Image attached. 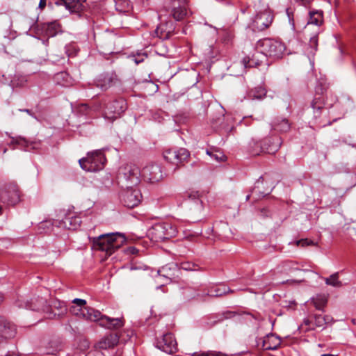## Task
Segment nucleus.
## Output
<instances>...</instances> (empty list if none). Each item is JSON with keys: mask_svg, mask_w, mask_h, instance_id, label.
<instances>
[{"mask_svg": "<svg viewBox=\"0 0 356 356\" xmlns=\"http://www.w3.org/2000/svg\"><path fill=\"white\" fill-rule=\"evenodd\" d=\"M70 312L72 314L82 316L86 320L99 322L100 326L107 329L116 330L124 325L122 318H110L102 314L99 311L92 307L78 308L76 306H72L70 308Z\"/></svg>", "mask_w": 356, "mask_h": 356, "instance_id": "f257e3e1", "label": "nucleus"}, {"mask_svg": "<svg viewBox=\"0 0 356 356\" xmlns=\"http://www.w3.org/2000/svg\"><path fill=\"white\" fill-rule=\"evenodd\" d=\"M92 249L105 252L106 255H111L126 241L125 236L120 232L107 233L93 237L90 239Z\"/></svg>", "mask_w": 356, "mask_h": 356, "instance_id": "f03ea898", "label": "nucleus"}, {"mask_svg": "<svg viewBox=\"0 0 356 356\" xmlns=\"http://www.w3.org/2000/svg\"><path fill=\"white\" fill-rule=\"evenodd\" d=\"M322 88H316V94L311 102L309 109L313 113L312 122L318 127H325L330 125L332 122L327 119L328 111L325 108V102L322 94L323 93Z\"/></svg>", "mask_w": 356, "mask_h": 356, "instance_id": "7ed1b4c3", "label": "nucleus"}, {"mask_svg": "<svg viewBox=\"0 0 356 356\" xmlns=\"http://www.w3.org/2000/svg\"><path fill=\"white\" fill-rule=\"evenodd\" d=\"M102 111L105 118L113 120L119 118L127 109V103L123 98L111 99L108 97L99 101L95 106Z\"/></svg>", "mask_w": 356, "mask_h": 356, "instance_id": "20e7f679", "label": "nucleus"}, {"mask_svg": "<svg viewBox=\"0 0 356 356\" xmlns=\"http://www.w3.org/2000/svg\"><path fill=\"white\" fill-rule=\"evenodd\" d=\"M106 159L100 149L89 152L86 158L79 159V163L82 169L88 172H97L104 168Z\"/></svg>", "mask_w": 356, "mask_h": 356, "instance_id": "39448f33", "label": "nucleus"}, {"mask_svg": "<svg viewBox=\"0 0 356 356\" xmlns=\"http://www.w3.org/2000/svg\"><path fill=\"white\" fill-rule=\"evenodd\" d=\"M256 48L264 56L274 58H280L286 49L284 43L270 38H265L259 40L257 43Z\"/></svg>", "mask_w": 356, "mask_h": 356, "instance_id": "423d86ee", "label": "nucleus"}, {"mask_svg": "<svg viewBox=\"0 0 356 356\" xmlns=\"http://www.w3.org/2000/svg\"><path fill=\"white\" fill-rule=\"evenodd\" d=\"M185 202L189 209V217L195 222L200 221L204 216L202 200L200 198L197 192H191L186 194Z\"/></svg>", "mask_w": 356, "mask_h": 356, "instance_id": "0eeeda50", "label": "nucleus"}, {"mask_svg": "<svg viewBox=\"0 0 356 356\" xmlns=\"http://www.w3.org/2000/svg\"><path fill=\"white\" fill-rule=\"evenodd\" d=\"M177 227L171 223L165 222L154 225L148 231L152 240L163 241L176 236Z\"/></svg>", "mask_w": 356, "mask_h": 356, "instance_id": "6e6552de", "label": "nucleus"}, {"mask_svg": "<svg viewBox=\"0 0 356 356\" xmlns=\"http://www.w3.org/2000/svg\"><path fill=\"white\" fill-rule=\"evenodd\" d=\"M190 290V289H186L184 291V295L188 298L204 299L206 296L220 297L227 293H234V291L225 284L212 286L202 292L197 289L191 293H189Z\"/></svg>", "mask_w": 356, "mask_h": 356, "instance_id": "1a4fd4ad", "label": "nucleus"}, {"mask_svg": "<svg viewBox=\"0 0 356 356\" xmlns=\"http://www.w3.org/2000/svg\"><path fill=\"white\" fill-rule=\"evenodd\" d=\"M140 170L135 165H126L119 171L120 182L127 186H134L140 182Z\"/></svg>", "mask_w": 356, "mask_h": 356, "instance_id": "9d476101", "label": "nucleus"}, {"mask_svg": "<svg viewBox=\"0 0 356 356\" xmlns=\"http://www.w3.org/2000/svg\"><path fill=\"white\" fill-rule=\"evenodd\" d=\"M60 216L58 219H54L51 224L60 228L75 230L81 225V220L79 216H76L74 212L68 211H60Z\"/></svg>", "mask_w": 356, "mask_h": 356, "instance_id": "9b49d317", "label": "nucleus"}, {"mask_svg": "<svg viewBox=\"0 0 356 356\" xmlns=\"http://www.w3.org/2000/svg\"><path fill=\"white\" fill-rule=\"evenodd\" d=\"M120 199L124 207L134 208L140 203L142 194L138 188L127 186L124 189L121 191Z\"/></svg>", "mask_w": 356, "mask_h": 356, "instance_id": "f8f14e48", "label": "nucleus"}, {"mask_svg": "<svg viewBox=\"0 0 356 356\" xmlns=\"http://www.w3.org/2000/svg\"><path fill=\"white\" fill-rule=\"evenodd\" d=\"M0 200L8 205H15L20 200V193L17 185L10 184L0 192Z\"/></svg>", "mask_w": 356, "mask_h": 356, "instance_id": "ddd939ff", "label": "nucleus"}, {"mask_svg": "<svg viewBox=\"0 0 356 356\" xmlns=\"http://www.w3.org/2000/svg\"><path fill=\"white\" fill-rule=\"evenodd\" d=\"M189 156L190 152L185 148L170 149L163 152L165 160L176 165L186 161Z\"/></svg>", "mask_w": 356, "mask_h": 356, "instance_id": "4468645a", "label": "nucleus"}, {"mask_svg": "<svg viewBox=\"0 0 356 356\" xmlns=\"http://www.w3.org/2000/svg\"><path fill=\"white\" fill-rule=\"evenodd\" d=\"M161 167L154 163H149L140 170V176L149 182H157L163 178Z\"/></svg>", "mask_w": 356, "mask_h": 356, "instance_id": "2eb2a0df", "label": "nucleus"}, {"mask_svg": "<svg viewBox=\"0 0 356 356\" xmlns=\"http://www.w3.org/2000/svg\"><path fill=\"white\" fill-rule=\"evenodd\" d=\"M177 346V341L171 333L163 334L161 338L156 339L155 343L157 348L168 354L176 352Z\"/></svg>", "mask_w": 356, "mask_h": 356, "instance_id": "dca6fc26", "label": "nucleus"}, {"mask_svg": "<svg viewBox=\"0 0 356 356\" xmlns=\"http://www.w3.org/2000/svg\"><path fill=\"white\" fill-rule=\"evenodd\" d=\"M158 275L166 282H176L180 277V268L175 263L168 264L158 270Z\"/></svg>", "mask_w": 356, "mask_h": 356, "instance_id": "f3484780", "label": "nucleus"}, {"mask_svg": "<svg viewBox=\"0 0 356 356\" xmlns=\"http://www.w3.org/2000/svg\"><path fill=\"white\" fill-rule=\"evenodd\" d=\"M45 303L46 300L42 298H35V302H33V300L29 302L23 298H19L15 302V306L18 308H25L33 311L43 310Z\"/></svg>", "mask_w": 356, "mask_h": 356, "instance_id": "a211bd4d", "label": "nucleus"}, {"mask_svg": "<svg viewBox=\"0 0 356 356\" xmlns=\"http://www.w3.org/2000/svg\"><path fill=\"white\" fill-rule=\"evenodd\" d=\"M172 2V15L177 21L184 19L188 15L186 8L187 0H171Z\"/></svg>", "mask_w": 356, "mask_h": 356, "instance_id": "6ab92c4d", "label": "nucleus"}, {"mask_svg": "<svg viewBox=\"0 0 356 356\" xmlns=\"http://www.w3.org/2000/svg\"><path fill=\"white\" fill-rule=\"evenodd\" d=\"M273 19V15L268 11L260 13L254 17V28L259 31H264L272 24Z\"/></svg>", "mask_w": 356, "mask_h": 356, "instance_id": "aec40b11", "label": "nucleus"}, {"mask_svg": "<svg viewBox=\"0 0 356 356\" xmlns=\"http://www.w3.org/2000/svg\"><path fill=\"white\" fill-rule=\"evenodd\" d=\"M116 79V74L114 72H106L99 75L95 83L97 88L106 90L114 84Z\"/></svg>", "mask_w": 356, "mask_h": 356, "instance_id": "412c9836", "label": "nucleus"}, {"mask_svg": "<svg viewBox=\"0 0 356 356\" xmlns=\"http://www.w3.org/2000/svg\"><path fill=\"white\" fill-rule=\"evenodd\" d=\"M15 325L0 316V335L4 339H11L15 336Z\"/></svg>", "mask_w": 356, "mask_h": 356, "instance_id": "4be33fe9", "label": "nucleus"}, {"mask_svg": "<svg viewBox=\"0 0 356 356\" xmlns=\"http://www.w3.org/2000/svg\"><path fill=\"white\" fill-rule=\"evenodd\" d=\"M51 311L48 314L49 318L60 319L67 314V308L64 302L54 301L51 306Z\"/></svg>", "mask_w": 356, "mask_h": 356, "instance_id": "5701e85b", "label": "nucleus"}, {"mask_svg": "<svg viewBox=\"0 0 356 356\" xmlns=\"http://www.w3.org/2000/svg\"><path fill=\"white\" fill-rule=\"evenodd\" d=\"M281 344L280 338L274 334H269L262 341V348L266 350H275Z\"/></svg>", "mask_w": 356, "mask_h": 356, "instance_id": "b1692460", "label": "nucleus"}, {"mask_svg": "<svg viewBox=\"0 0 356 356\" xmlns=\"http://www.w3.org/2000/svg\"><path fill=\"white\" fill-rule=\"evenodd\" d=\"M119 341V336L117 334L111 333L103 337L97 343L100 349L113 348Z\"/></svg>", "mask_w": 356, "mask_h": 356, "instance_id": "393cba45", "label": "nucleus"}, {"mask_svg": "<svg viewBox=\"0 0 356 356\" xmlns=\"http://www.w3.org/2000/svg\"><path fill=\"white\" fill-rule=\"evenodd\" d=\"M265 152L268 154H275L282 145V139L280 137L266 138L264 140Z\"/></svg>", "mask_w": 356, "mask_h": 356, "instance_id": "a878e982", "label": "nucleus"}, {"mask_svg": "<svg viewBox=\"0 0 356 356\" xmlns=\"http://www.w3.org/2000/svg\"><path fill=\"white\" fill-rule=\"evenodd\" d=\"M323 22V12L318 10H312L309 12V18L305 28H308L311 25L317 26L316 31H320V26Z\"/></svg>", "mask_w": 356, "mask_h": 356, "instance_id": "bb28decb", "label": "nucleus"}, {"mask_svg": "<svg viewBox=\"0 0 356 356\" xmlns=\"http://www.w3.org/2000/svg\"><path fill=\"white\" fill-rule=\"evenodd\" d=\"M272 128L279 132H286L290 129V124L285 118H277L271 124Z\"/></svg>", "mask_w": 356, "mask_h": 356, "instance_id": "cd10ccee", "label": "nucleus"}, {"mask_svg": "<svg viewBox=\"0 0 356 356\" xmlns=\"http://www.w3.org/2000/svg\"><path fill=\"white\" fill-rule=\"evenodd\" d=\"M63 348V344L58 339L51 340L44 348V353L55 355Z\"/></svg>", "mask_w": 356, "mask_h": 356, "instance_id": "c85d7f7f", "label": "nucleus"}, {"mask_svg": "<svg viewBox=\"0 0 356 356\" xmlns=\"http://www.w3.org/2000/svg\"><path fill=\"white\" fill-rule=\"evenodd\" d=\"M54 81L56 84L67 87L72 84V78L66 72H60L55 74Z\"/></svg>", "mask_w": 356, "mask_h": 356, "instance_id": "c756f323", "label": "nucleus"}, {"mask_svg": "<svg viewBox=\"0 0 356 356\" xmlns=\"http://www.w3.org/2000/svg\"><path fill=\"white\" fill-rule=\"evenodd\" d=\"M249 148L250 154L253 156H257L262 152H265L264 140H252L249 143Z\"/></svg>", "mask_w": 356, "mask_h": 356, "instance_id": "7c9ffc66", "label": "nucleus"}, {"mask_svg": "<svg viewBox=\"0 0 356 356\" xmlns=\"http://www.w3.org/2000/svg\"><path fill=\"white\" fill-rule=\"evenodd\" d=\"M64 6L71 13H80L84 8V5L79 0H64Z\"/></svg>", "mask_w": 356, "mask_h": 356, "instance_id": "2f4dec72", "label": "nucleus"}, {"mask_svg": "<svg viewBox=\"0 0 356 356\" xmlns=\"http://www.w3.org/2000/svg\"><path fill=\"white\" fill-rule=\"evenodd\" d=\"M37 26H41V30L44 31L45 34L49 37L54 36L58 29V24L55 22L38 24Z\"/></svg>", "mask_w": 356, "mask_h": 356, "instance_id": "473e14b6", "label": "nucleus"}, {"mask_svg": "<svg viewBox=\"0 0 356 356\" xmlns=\"http://www.w3.org/2000/svg\"><path fill=\"white\" fill-rule=\"evenodd\" d=\"M266 95V90L262 86L255 87L248 92V96L250 99H262Z\"/></svg>", "mask_w": 356, "mask_h": 356, "instance_id": "72a5a7b5", "label": "nucleus"}, {"mask_svg": "<svg viewBox=\"0 0 356 356\" xmlns=\"http://www.w3.org/2000/svg\"><path fill=\"white\" fill-rule=\"evenodd\" d=\"M259 54V53L257 52V53L253 54L252 58H250V57L243 58V59L242 60L243 66L245 68L259 66L262 61L260 60L257 58Z\"/></svg>", "mask_w": 356, "mask_h": 356, "instance_id": "f704fd0d", "label": "nucleus"}, {"mask_svg": "<svg viewBox=\"0 0 356 356\" xmlns=\"http://www.w3.org/2000/svg\"><path fill=\"white\" fill-rule=\"evenodd\" d=\"M333 318L331 316H322L321 314L314 315V322L316 327H325V325L332 322Z\"/></svg>", "mask_w": 356, "mask_h": 356, "instance_id": "c9c22d12", "label": "nucleus"}, {"mask_svg": "<svg viewBox=\"0 0 356 356\" xmlns=\"http://www.w3.org/2000/svg\"><path fill=\"white\" fill-rule=\"evenodd\" d=\"M327 302V298L323 295H318L311 299V303L318 310L323 311Z\"/></svg>", "mask_w": 356, "mask_h": 356, "instance_id": "e433bc0d", "label": "nucleus"}, {"mask_svg": "<svg viewBox=\"0 0 356 356\" xmlns=\"http://www.w3.org/2000/svg\"><path fill=\"white\" fill-rule=\"evenodd\" d=\"M115 6L116 10L121 13H129L132 9V5L129 0H118Z\"/></svg>", "mask_w": 356, "mask_h": 356, "instance_id": "4c0bfd02", "label": "nucleus"}, {"mask_svg": "<svg viewBox=\"0 0 356 356\" xmlns=\"http://www.w3.org/2000/svg\"><path fill=\"white\" fill-rule=\"evenodd\" d=\"M166 26H167V24L166 25L160 24L159 26H157L156 29L155 30V33L157 37H159L160 38H163V39H166L170 37V34L172 31V29H170L167 30L165 29Z\"/></svg>", "mask_w": 356, "mask_h": 356, "instance_id": "58836bf2", "label": "nucleus"}, {"mask_svg": "<svg viewBox=\"0 0 356 356\" xmlns=\"http://www.w3.org/2000/svg\"><path fill=\"white\" fill-rule=\"evenodd\" d=\"M325 282L327 285L332 286L334 287H341L342 283L339 280V273H334L329 277L324 278Z\"/></svg>", "mask_w": 356, "mask_h": 356, "instance_id": "ea45409f", "label": "nucleus"}, {"mask_svg": "<svg viewBox=\"0 0 356 356\" xmlns=\"http://www.w3.org/2000/svg\"><path fill=\"white\" fill-rule=\"evenodd\" d=\"M315 33L314 35L310 37L309 46V48L312 49L311 53H314L317 50L318 47V34L320 31H314Z\"/></svg>", "mask_w": 356, "mask_h": 356, "instance_id": "a19ab883", "label": "nucleus"}, {"mask_svg": "<svg viewBox=\"0 0 356 356\" xmlns=\"http://www.w3.org/2000/svg\"><path fill=\"white\" fill-rule=\"evenodd\" d=\"M17 143L19 145H22V147H25V150L29 151L30 149L29 148V146H31L32 149H34L35 147L33 146V143H29L28 140H26L25 138H19L17 140Z\"/></svg>", "mask_w": 356, "mask_h": 356, "instance_id": "79ce46f5", "label": "nucleus"}, {"mask_svg": "<svg viewBox=\"0 0 356 356\" xmlns=\"http://www.w3.org/2000/svg\"><path fill=\"white\" fill-rule=\"evenodd\" d=\"M195 264L191 262H182L179 266L180 270H195Z\"/></svg>", "mask_w": 356, "mask_h": 356, "instance_id": "37998d69", "label": "nucleus"}, {"mask_svg": "<svg viewBox=\"0 0 356 356\" xmlns=\"http://www.w3.org/2000/svg\"><path fill=\"white\" fill-rule=\"evenodd\" d=\"M147 58V54L146 53H138L136 55L133 56V60L138 65L143 62Z\"/></svg>", "mask_w": 356, "mask_h": 356, "instance_id": "c03bdc74", "label": "nucleus"}, {"mask_svg": "<svg viewBox=\"0 0 356 356\" xmlns=\"http://www.w3.org/2000/svg\"><path fill=\"white\" fill-rule=\"evenodd\" d=\"M65 52L69 57L74 56L76 54V49L74 44H70L65 46Z\"/></svg>", "mask_w": 356, "mask_h": 356, "instance_id": "a18cd8bd", "label": "nucleus"}, {"mask_svg": "<svg viewBox=\"0 0 356 356\" xmlns=\"http://www.w3.org/2000/svg\"><path fill=\"white\" fill-rule=\"evenodd\" d=\"M264 178L262 176H261L255 182L254 187L252 191V195H254V193H260L259 188L260 185L263 184Z\"/></svg>", "mask_w": 356, "mask_h": 356, "instance_id": "49530a36", "label": "nucleus"}, {"mask_svg": "<svg viewBox=\"0 0 356 356\" xmlns=\"http://www.w3.org/2000/svg\"><path fill=\"white\" fill-rule=\"evenodd\" d=\"M296 243L298 245H300L302 247L314 245V242L309 241L307 238L299 240Z\"/></svg>", "mask_w": 356, "mask_h": 356, "instance_id": "de8ad7c7", "label": "nucleus"}, {"mask_svg": "<svg viewBox=\"0 0 356 356\" xmlns=\"http://www.w3.org/2000/svg\"><path fill=\"white\" fill-rule=\"evenodd\" d=\"M72 302L76 304L78 307H80L81 308H83L82 307H83L86 304V301L85 300L80 298L74 299L72 300Z\"/></svg>", "mask_w": 356, "mask_h": 356, "instance_id": "09e8293b", "label": "nucleus"}, {"mask_svg": "<svg viewBox=\"0 0 356 356\" xmlns=\"http://www.w3.org/2000/svg\"><path fill=\"white\" fill-rule=\"evenodd\" d=\"M210 355H213V356H225V354H224V353H222L221 352L213 351V352H209L207 353H205L204 356H210Z\"/></svg>", "mask_w": 356, "mask_h": 356, "instance_id": "8fccbe9b", "label": "nucleus"}, {"mask_svg": "<svg viewBox=\"0 0 356 356\" xmlns=\"http://www.w3.org/2000/svg\"><path fill=\"white\" fill-rule=\"evenodd\" d=\"M313 0H296V2L300 3L304 6H309Z\"/></svg>", "mask_w": 356, "mask_h": 356, "instance_id": "3c124183", "label": "nucleus"}, {"mask_svg": "<svg viewBox=\"0 0 356 356\" xmlns=\"http://www.w3.org/2000/svg\"><path fill=\"white\" fill-rule=\"evenodd\" d=\"M88 108H89V107L86 104H82L80 106L81 111L85 112L86 113H88Z\"/></svg>", "mask_w": 356, "mask_h": 356, "instance_id": "603ef678", "label": "nucleus"}, {"mask_svg": "<svg viewBox=\"0 0 356 356\" xmlns=\"http://www.w3.org/2000/svg\"><path fill=\"white\" fill-rule=\"evenodd\" d=\"M284 269H288L291 268L292 262L291 261H285L284 264Z\"/></svg>", "mask_w": 356, "mask_h": 356, "instance_id": "864d4df0", "label": "nucleus"}, {"mask_svg": "<svg viewBox=\"0 0 356 356\" xmlns=\"http://www.w3.org/2000/svg\"><path fill=\"white\" fill-rule=\"evenodd\" d=\"M46 6V0H40L39 8L43 9Z\"/></svg>", "mask_w": 356, "mask_h": 356, "instance_id": "5fc2aeb1", "label": "nucleus"}, {"mask_svg": "<svg viewBox=\"0 0 356 356\" xmlns=\"http://www.w3.org/2000/svg\"><path fill=\"white\" fill-rule=\"evenodd\" d=\"M19 111H22V112H26V113H28L29 115L31 116H33L35 118L33 113H32V111L29 109H19Z\"/></svg>", "mask_w": 356, "mask_h": 356, "instance_id": "6e6d98bb", "label": "nucleus"}, {"mask_svg": "<svg viewBox=\"0 0 356 356\" xmlns=\"http://www.w3.org/2000/svg\"><path fill=\"white\" fill-rule=\"evenodd\" d=\"M130 252L131 254H136L138 252V250L134 247L129 248Z\"/></svg>", "mask_w": 356, "mask_h": 356, "instance_id": "4d7b16f0", "label": "nucleus"}, {"mask_svg": "<svg viewBox=\"0 0 356 356\" xmlns=\"http://www.w3.org/2000/svg\"><path fill=\"white\" fill-rule=\"evenodd\" d=\"M85 356H104V355L101 353H97L95 355H93L92 353H88Z\"/></svg>", "mask_w": 356, "mask_h": 356, "instance_id": "13d9d810", "label": "nucleus"}, {"mask_svg": "<svg viewBox=\"0 0 356 356\" xmlns=\"http://www.w3.org/2000/svg\"><path fill=\"white\" fill-rule=\"evenodd\" d=\"M6 356H19L18 354L15 352H8Z\"/></svg>", "mask_w": 356, "mask_h": 356, "instance_id": "bf43d9fd", "label": "nucleus"}, {"mask_svg": "<svg viewBox=\"0 0 356 356\" xmlns=\"http://www.w3.org/2000/svg\"><path fill=\"white\" fill-rule=\"evenodd\" d=\"M55 3L57 6H64V1H63L62 0H58Z\"/></svg>", "mask_w": 356, "mask_h": 356, "instance_id": "052dcab7", "label": "nucleus"}, {"mask_svg": "<svg viewBox=\"0 0 356 356\" xmlns=\"http://www.w3.org/2000/svg\"><path fill=\"white\" fill-rule=\"evenodd\" d=\"M212 156L216 160H222V157H224L222 155L220 158H219L216 154H212Z\"/></svg>", "mask_w": 356, "mask_h": 356, "instance_id": "680f3d73", "label": "nucleus"}, {"mask_svg": "<svg viewBox=\"0 0 356 356\" xmlns=\"http://www.w3.org/2000/svg\"><path fill=\"white\" fill-rule=\"evenodd\" d=\"M48 223H50V222H49V221H45V222H41V223H40V227H43V226H44V225L46 226V225H47V224H48Z\"/></svg>", "mask_w": 356, "mask_h": 356, "instance_id": "e2e57ef3", "label": "nucleus"}, {"mask_svg": "<svg viewBox=\"0 0 356 356\" xmlns=\"http://www.w3.org/2000/svg\"><path fill=\"white\" fill-rule=\"evenodd\" d=\"M321 356H337V355L330 354V353H324L322 354Z\"/></svg>", "mask_w": 356, "mask_h": 356, "instance_id": "0e129e2a", "label": "nucleus"}, {"mask_svg": "<svg viewBox=\"0 0 356 356\" xmlns=\"http://www.w3.org/2000/svg\"><path fill=\"white\" fill-rule=\"evenodd\" d=\"M304 323H305V325H309L310 324V321L309 319H305L304 321Z\"/></svg>", "mask_w": 356, "mask_h": 356, "instance_id": "69168bd1", "label": "nucleus"}, {"mask_svg": "<svg viewBox=\"0 0 356 356\" xmlns=\"http://www.w3.org/2000/svg\"><path fill=\"white\" fill-rule=\"evenodd\" d=\"M256 285L259 286V289H264L267 284L261 286L260 284H257Z\"/></svg>", "mask_w": 356, "mask_h": 356, "instance_id": "338daca9", "label": "nucleus"}, {"mask_svg": "<svg viewBox=\"0 0 356 356\" xmlns=\"http://www.w3.org/2000/svg\"><path fill=\"white\" fill-rule=\"evenodd\" d=\"M3 300V295L0 293V303H1Z\"/></svg>", "mask_w": 356, "mask_h": 356, "instance_id": "774afa93", "label": "nucleus"}]
</instances>
